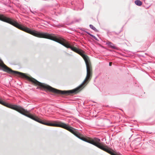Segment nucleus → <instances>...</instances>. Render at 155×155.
<instances>
[{"mask_svg":"<svg viewBox=\"0 0 155 155\" xmlns=\"http://www.w3.org/2000/svg\"><path fill=\"white\" fill-rule=\"evenodd\" d=\"M14 26L25 32L35 36L39 38H45L57 42L67 48H70L72 50L80 54L84 59L86 63L87 68L86 77L82 83L75 89L68 91L59 90L43 83L39 82L31 77L29 76L25 73L14 71V75L25 78L31 82L32 84L35 86H38L37 88L44 89L48 91L58 94L69 95L76 94L80 92L88 84L91 79L93 74L92 69L89 57L85 54V52L82 50L72 46L67 40L59 35H56L54 34H48L41 32L30 29L18 23L14 20Z\"/></svg>","mask_w":155,"mask_h":155,"instance_id":"nucleus-1","label":"nucleus"},{"mask_svg":"<svg viewBox=\"0 0 155 155\" xmlns=\"http://www.w3.org/2000/svg\"><path fill=\"white\" fill-rule=\"evenodd\" d=\"M109 65L110 66H111L112 65V62H110L109 64Z\"/></svg>","mask_w":155,"mask_h":155,"instance_id":"nucleus-8","label":"nucleus"},{"mask_svg":"<svg viewBox=\"0 0 155 155\" xmlns=\"http://www.w3.org/2000/svg\"><path fill=\"white\" fill-rule=\"evenodd\" d=\"M0 104L3 105V101L0 99Z\"/></svg>","mask_w":155,"mask_h":155,"instance_id":"nucleus-7","label":"nucleus"},{"mask_svg":"<svg viewBox=\"0 0 155 155\" xmlns=\"http://www.w3.org/2000/svg\"><path fill=\"white\" fill-rule=\"evenodd\" d=\"M91 144L99 148L106 152L111 155H121L120 153H117L106 146H104L101 142V140L98 138H91Z\"/></svg>","mask_w":155,"mask_h":155,"instance_id":"nucleus-2","label":"nucleus"},{"mask_svg":"<svg viewBox=\"0 0 155 155\" xmlns=\"http://www.w3.org/2000/svg\"><path fill=\"white\" fill-rule=\"evenodd\" d=\"M135 4L137 5L140 6L142 5V2L140 0H137L135 1Z\"/></svg>","mask_w":155,"mask_h":155,"instance_id":"nucleus-3","label":"nucleus"},{"mask_svg":"<svg viewBox=\"0 0 155 155\" xmlns=\"http://www.w3.org/2000/svg\"><path fill=\"white\" fill-rule=\"evenodd\" d=\"M86 33L88 34V35H90L92 37H93L94 39H95V40H97V38H96L93 35L90 34V33H89V32H86Z\"/></svg>","mask_w":155,"mask_h":155,"instance_id":"nucleus-6","label":"nucleus"},{"mask_svg":"<svg viewBox=\"0 0 155 155\" xmlns=\"http://www.w3.org/2000/svg\"><path fill=\"white\" fill-rule=\"evenodd\" d=\"M90 27L93 30H94L95 31H97V30L96 28L92 25H90Z\"/></svg>","mask_w":155,"mask_h":155,"instance_id":"nucleus-5","label":"nucleus"},{"mask_svg":"<svg viewBox=\"0 0 155 155\" xmlns=\"http://www.w3.org/2000/svg\"><path fill=\"white\" fill-rule=\"evenodd\" d=\"M107 44L108 45L110 46L111 48H116V47L114 45V44L111 42H108L107 43Z\"/></svg>","mask_w":155,"mask_h":155,"instance_id":"nucleus-4","label":"nucleus"}]
</instances>
